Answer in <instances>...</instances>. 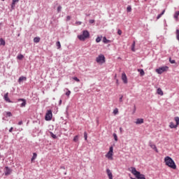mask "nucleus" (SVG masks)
<instances>
[{"label": "nucleus", "instance_id": "1", "mask_svg": "<svg viewBox=\"0 0 179 179\" xmlns=\"http://www.w3.org/2000/svg\"><path fill=\"white\" fill-rule=\"evenodd\" d=\"M164 163L166 166H168V167H170V169H173V170H176V169H177V165H176V162H174L173 158L170 157H166L164 158Z\"/></svg>", "mask_w": 179, "mask_h": 179}, {"label": "nucleus", "instance_id": "2", "mask_svg": "<svg viewBox=\"0 0 179 179\" xmlns=\"http://www.w3.org/2000/svg\"><path fill=\"white\" fill-rule=\"evenodd\" d=\"M90 37V33L89 31L84 30L83 31V34L78 36V38L80 40V41H85L86 38H89Z\"/></svg>", "mask_w": 179, "mask_h": 179}, {"label": "nucleus", "instance_id": "3", "mask_svg": "<svg viewBox=\"0 0 179 179\" xmlns=\"http://www.w3.org/2000/svg\"><path fill=\"white\" fill-rule=\"evenodd\" d=\"M131 173L137 179H146V178H145V175L141 174V172L136 171V168L131 167Z\"/></svg>", "mask_w": 179, "mask_h": 179}, {"label": "nucleus", "instance_id": "4", "mask_svg": "<svg viewBox=\"0 0 179 179\" xmlns=\"http://www.w3.org/2000/svg\"><path fill=\"white\" fill-rule=\"evenodd\" d=\"M167 69H169V66H162V67L157 69L156 72L159 75H162V73H163V72H166V71H167Z\"/></svg>", "mask_w": 179, "mask_h": 179}, {"label": "nucleus", "instance_id": "5", "mask_svg": "<svg viewBox=\"0 0 179 179\" xmlns=\"http://www.w3.org/2000/svg\"><path fill=\"white\" fill-rule=\"evenodd\" d=\"M96 61L98 64H104L106 62V57L103 55H100L96 57Z\"/></svg>", "mask_w": 179, "mask_h": 179}, {"label": "nucleus", "instance_id": "6", "mask_svg": "<svg viewBox=\"0 0 179 179\" xmlns=\"http://www.w3.org/2000/svg\"><path fill=\"white\" fill-rule=\"evenodd\" d=\"M114 149L113 148V146L110 147L109 151L106 155V157L109 160H113V153Z\"/></svg>", "mask_w": 179, "mask_h": 179}, {"label": "nucleus", "instance_id": "7", "mask_svg": "<svg viewBox=\"0 0 179 179\" xmlns=\"http://www.w3.org/2000/svg\"><path fill=\"white\" fill-rule=\"evenodd\" d=\"M45 120L46 121H51V120H52V110H48L45 117Z\"/></svg>", "mask_w": 179, "mask_h": 179}, {"label": "nucleus", "instance_id": "8", "mask_svg": "<svg viewBox=\"0 0 179 179\" xmlns=\"http://www.w3.org/2000/svg\"><path fill=\"white\" fill-rule=\"evenodd\" d=\"M12 173V169H10V168L6 166L4 168V174L5 176H10Z\"/></svg>", "mask_w": 179, "mask_h": 179}, {"label": "nucleus", "instance_id": "9", "mask_svg": "<svg viewBox=\"0 0 179 179\" xmlns=\"http://www.w3.org/2000/svg\"><path fill=\"white\" fill-rule=\"evenodd\" d=\"M149 146H150V148H151L152 149H153L157 153L159 152V150H157V147H156V145L153 144V143H152V141H150V142H149Z\"/></svg>", "mask_w": 179, "mask_h": 179}, {"label": "nucleus", "instance_id": "10", "mask_svg": "<svg viewBox=\"0 0 179 179\" xmlns=\"http://www.w3.org/2000/svg\"><path fill=\"white\" fill-rule=\"evenodd\" d=\"M122 80L124 83H128V78H127V74H125V73H122Z\"/></svg>", "mask_w": 179, "mask_h": 179}, {"label": "nucleus", "instance_id": "11", "mask_svg": "<svg viewBox=\"0 0 179 179\" xmlns=\"http://www.w3.org/2000/svg\"><path fill=\"white\" fill-rule=\"evenodd\" d=\"M8 94L9 93H6L3 96V99L5 100V101H6L7 103H12V101H10V99L8 97Z\"/></svg>", "mask_w": 179, "mask_h": 179}, {"label": "nucleus", "instance_id": "12", "mask_svg": "<svg viewBox=\"0 0 179 179\" xmlns=\"http://www.w3.org/2000/svg\"><path fill=\"white\" fill-rule=\"evenodd\" d=\"M18 101H22V103L20 104V107H26V99H19Z\"/></svg>", "mask_w": 179, "mask_h": 179}, {"label": "nucleus", "instance_id": "13", "mask_svg": "<svg viewBox=\"0 0 179 179\" xmlns=\"http://www.w3.org/2000/svg\"><path fill=\"white\" fill-rule=\"evenodd\" d=\"M106 173L108 176V178L113 179V173H111V171L109 169H106Z\"/></svg>", "mask_w": 179, "mask_h": 179}, {"label": "nucleus", "instance_id": "14", "mask_svg": "<svg viewBox=\"0 0 179 179\" xmlns=\"http://www.w3.org/2000/svg\"><path fill=\"white\" fill-rule=\"evenodd\" d=\"M136 124L137 125H139V124H143V119H142V118H138V119L136 120Z\"/></svg>", "mask_w": 179, "mask_h": 179}, {"label": "nucleus", "instance_id": "15", "mask_svg": "<svg viewBox=\"0 0 179 179\" xmlns=\"http://www.w3.org/2000/svg\"><path fill=\"white\" fill-rule=\"evenodd\" d=\"M179 11H176L173 15V17L176 21H178Z\"/></svg>", "mask_w": 179, "mask_h": 179}, {"label": "nucleus", "instance_id": "16", "mask_svg": "<svg viewBox=\"0 0 179 179\" xmlns=\"http://www.w3.org/2000/svg\"><path fill=\"white\" fill-rule=\"evenodd\" d=\"M103 43H104L105 44H108V43H111V41L107 39V38L104 36L103 38Z\"/></svg>", "mask_w": 179, "mask_h": 179}, {"label": "nucleus", "instance_id": "17", "mask_svg": "<svg viewBox=\"0 0 179 179\" xmlns=\"http://www.w3.org/2000/svg\"><path fill=\"white\" fill-rule=\"evenodd\" d=\"M17 2H19V0H13L12 4H11L12 9H15V5H16Z\"/></svg>", "mask_w": 179, "mask_h": 179}, {"label": "nucleus", "instance_id": "18", "mask_svg": "<svg viewBox=\"0 0 179 179\" xmlns=\"http://www.w3.org/2000/svg\"><path fill=\"white\" fill-rule=\"evenodd\" d=\"M157 94H159V96H163V94H164L163 90H162V88H158L157 90Z\"/></svg>", "mask_w": 179, "mask_h": 179}, {"label": "nucleus", "instance_id": "19", "mask_svg": "<svg viewBox=\"0 0 179 179\" xmlns=\"http://www.w3.org/2000/svg\"><path fill=\"white\" fill-rule=\"evenodd\" d=\"M177 124H174V123L173 122H170L169 124V127L171 128V129H174V128H177Z\"/></svg>", "mask_w": 179, "mask_h": 179}, {"label": "nucleus", "instance_id": "20", "mask_svg": "<svg viewBox=\"0 0 179 179\" xmlns=\"http://www.w3.org/2000/svg\"><path fill=\"white\" fill-rule=\"evenodd\" d=\"M37 159V153L34 152L33 153V157H31V162H33L34 160H36Z\"/></svg>", "mask_w": 179, "mask_h": 179}, {"label": "nucleus", "instance_id": "21", "mask_svg": "<svg viewBox=\"0 0 179 179\" xmlns=\"http://www.w3.org/2000/svg\"><path fill=\"white\" fill-rule=\"evenodd\" d=\"M138 72L140 73L141 76H143L145 75V71H143V69H138Z\"/></svg>", "mask_w": 179, "mask_h": 179}, {"label": "nucleus", "instance_id": "22", "mask_svg": "<svg viewBox=\"0 0 179 179\" xmlns=\"http://www.w3.org/2000/svg\"><path fill=\"white\" fill-rule=\"evenodd\" d=\"M34 43H40V37L37 36L34 38Z\"/></svg>", "mask_w": 179, "mask_h": 179}, {"label": "nucleus", "instance_id": "23", "mask_svg": "<svg viewBox=\"0 0 179 179\" xmlns=\"http://www.w3.org/2000/svg\"><path fill=\"white\" fill-rule=\"evenodd\" d=\"M0 44L1 45H5L6 44L5 40H3L2 38H0Z\"/></svg>", "mask_w": 179, "mask_h": 179}, {"label": "nucleus", "instance_id": "24", "mask_svg": "<svg viewBox=\"0 0 179 179\" xmlns=\"http://www.w3.org/2000/svg\"><path fill=\"white\" fill-rule=\"evenodd\" d=\"M135 45H136V43L135 41H134L131 45V51H133L134 52H135Z\"/></svg>", "mask_w": 179, "mask_h": 179}, {"label": "nucleus", "instance_id": "25", "mask_svg": "<svg viewBox=\"0 0 179 179\" xmlns=\"http://www.w3.org/2000/svg\"><path fill=\"white\" fill-rule=\"evenodd\" d=\"M50 136H52L53 139H57V135L54 134L52 131H50Z\"/></svg>", "mask_w": 179, "mask_h": 179}, {"label": "nucleus", "instance_id": "26", "mask_svg": "<svg viewBox=\"0 0 179 179\" xmlns=\"http://www.w3.org/2000/svg\"><path fill=\"white\" fill-rule=\"evenodd\" d=\"M113 138H114L115 142L118 141V136H117V134H115V133L113 134Z\"/></svg>", "mask_w": 179, "mask_h": 179}, {"label": "nucleus", "instance_id": "27", "mask_svg": "<svg viewBox=\"0 0 179 179\" xmlns=\"http://www.w3.org/2000/svg\"><path fill=\"white\" fill-rule=\"evenodd\" d=\"M24 79H26L25 77H23V76L20 77L18 79L19 83H20V82H22V80H24Z\"/></svg>", "mask_w": 179, "mask_h": 179}, {"label": "nucleus", "instance_id": "28", "mask_svg": "<svg viewBox=\"0 0 179 179\" xmlns=\"http://www.w3.org/2000/svg\"><path fill=\"white\" fill-rule=\"evenodd\" d=\"M132 10V7H131V6H128L127 8V12L129 13L131 12Z\"/></svg>", "mask_w": 179, "mask_h": 179}, {"label": "nucleus", "instance_id": "29", "mask_svg": "<svg viewBox=\"0 0 179 179\" xmlns=\"http://www.w3.org/2000/svg\"><path fill=\"white\" fill-rule=\"evenodd\" d=\"M56 45L57 47V50H59V48H61V43L59 41H57L56 43Z\"/></svg>", "mask_w": 179, "mask_h": 179}, {"label": "nucleus", "instance_id": "30", "mask_svg": "<svg viewBox=\"0 0 179 179\" xmlns=\"http://www.w3.org/2000/svg\"><path fill=\"white\" fill-rule=\"evenodd\" d=\"M175 121L176 122L177 127H178V125H179V117H175Z\"/></svg>", "mask_w": 179, "mask_h": 179}, {"label": "nucleus", "instance_id": "31", "mask_svg": "<svg viewBox=\"0 0 179 179\" xmlns=\"http://www.w3.org/2000/svg\"><path fill=\"white\" fill-rule=\"evenodd\" d=\"M73 80L78 83L80 82V80L78 77H73Z\"/></svg>", "mask_w": 179, "mask_h": 179}, {"label": "nucleus", "instance_id": "32", "mask_svg": "<svg viewBox=\"0 0 179 179\" xmlns=\"http://www.w3.org/2000/svg\"><path fill=\"white\" fill-rule=\"evenodd\" d=\"M61 10H62V6H59L57 7V12H58V13H59V12H61Z\"/></svg>", "mask_w": 179, "mask_h": 179}, {"label": "nucleus", "instance_id": "33", "mask_svg": "<svg viewBox=\"0 0 179 179\" xmlns=\"http://www.w3.org/2000/svg\"><path fill=\"white\" fill-rule=\"evenodd\" d=\"M6 115L7 117H12V113H10V112H6Z\"/></svg>", "mask_w": 179, "mask_h": 179}, {"label": "nucleus", "instance_id": "34", "mask_svg": "<svg viewBox=\"0 0 179 179\" xmlns=\"http://www.w3.org/2000/svg\"><path fill=\"white\" fill-rule=\"evenodd\" d=\"M100 41H101V38L98 36L96 38V43H100Z\"/></svg>", "mask_w": 179, "mask_h": 179}, {"label": "nucleus", "instance_id": "35", "mask_svg": "<svg viewBox=\"0 0 179 179\" xmlns=\"http://www.w3.org/2000/svg\"><path fill=\"white\" fill-rule=\"evenodd\" d=\"M23 55H17V59H23Z\"/></svg>", "mask_w": 179, "mask_h": 179}, {"label": "nucleus", "instance_id": "36", "mask_svg": "<svg viewBox=\"0 0 179 179\" xmlns=\"http://www.w3.org/2000/svg\"><path fill=\"white\" fill-rule=\"evenodd\" d=\"M169 62L171 64H176V60H173V59H171V57H169Z\"/></svg>", "mask_w": 179, "mask_h": 179}, {"label": "nucleus", "instance_id": "37", "mask_svg": "<svg viewBox=\"0 0 179 179\" xmlns=\"http://www.w3.org/2000/svg\"><path fill=\"white\" fill-rule=\"evenodd\" d=\"M84 138L85 141H87V133L86 131L84 132Z\"/></svg>", "mask_w": 179, "mask_h": 179}, {"label": "nucleus", "instance_id": "38", "mask_svg": "<svg viewBox=\"0 0 179 179\" xmlns=\"http://www.w3.org/2000/svg\"><path fill=\"white\" fill-rule=\"evenodd\" d=\"M78 139H79V137H78V136H76L74 137V138H73V141H74V142H78Z\"/></svg>", "mask_w": 179, "mask_h": 179}, {"label": "nucleus", "instance_id": "39", "mask_svg": "<svg viewBox=\"0 0 179 179\" xmlns=\"http://www.w3.org/2000/svg\"><path fill=\"white\" fill-rule=\"evenodd\" d=\"M122 99H124V95H121L120 99H119V101L120 103H122Z\"/></svg>", "mask_w": 179, "mask_h": 179}, {"label": "nucleus", "instance_id": "40", "mask_svg": "<svg viewBox=\"0 0 179 179\" xmlns=\"http://www.w3.org/2000/svg\"><path fill=\"white\" fill-rule=\"evenodd\" d=\"M113 114H115V115H116V114H118V108H115V109L113 110Z\"/></svg>", "mask_w": 179, "mask_h": 179}, {"label": "nucleus", "instance_id": "41", "mask_svg": "<svg viewBox=\"0 0 179 179\" xmlns=\"http://www.w3.org/2000/svg\"><path fill=\"white\" fill-rule=\"evenodd\" d=\"M66 96L69 97V96H71V91L68 90V92H66Z\"/></svg>", "mask_w": 179, "mask_h": 179}, {"label": "nucleus", "instance_id": "42", "mask_svg": "<svg viewBox=\"0 0 179 179\" xmlns=\"http://www.w3.org/2000/svg\"><path fill=\"white\" fill-rule=\"evenodd\" d=\"M76 24H77V26H80V24H82V22L77 21V22H76Z\"/></svg>", "mask_w": 179, "mask_h": 179}, {"label": "nucleus", "instance_id": "43", "mask_svg": "<svg viewBox=\"0 0 179 179\" xmlns=\"http://www.w3.org/2000/svg\"><path fill=\"white\" fill-rule=\"evenodd\" d=\"M117 34H119V36H121V34H122V31H121L120 29H119L117 31Z\"/></svg>", "mask_w": 179, "mask_h": 179}, {"label": "nucleus", "instance_id": "44", "mask_svg": "<svg viewBox=\"0 0 179 179\" xmlns=\"http://www.w3.org/2000/svg\"><path fill=\"white\" fill-rule=\"evenodd\" d=\"M162 15L161 14H159L157 16V20H159V19H160V17H162Z\"/></svg>", "mask_w": 179, "mask_h": 179}, {"label": "nucleus", "instance_id": "45", "mask_svg": "<svg viewBox=\"0 0 179 179\" xmlns=\"http://www.w3.org/2000/svg\"><path fill=\"white\" fill-rule=\"evenodd\" d=\"M69 20H71V16L68 15V16L66 17V21H67V22H69Z\"/></svg>", "mask_w": 179, "mask_h": 179}, {"label": "nucleus", "instance_id": "46", "mask_svg": "<svg viewBox=\"0 0 179 179\" xmlns=\"http://www.w3.org/2000/svg\"><path fill=\"white\" fill-rule=\"evenodd\" d=\"M90 23L93 24V23H94V20H90Z\"/></svg>", "mask_w": 179, "mask_h": 179}, {"label": "nucleus", "instance_id": "47", "mask_svg": "<svg viewBox=\"0 0 179 179\" xmlns=\"http://www.w3.org/2000/svg\"><path fill=\"white\" fill-rule=\"evenodd\" d=\"M120 134H122L124 132V129H122V127H120Z\"/></svg>", "mask_w": 179, "mask_h": 179}, {"label": "nucleus", "instance_id": "48", "mask_svg": "<svg viewBox=\"0 0 179 179\" xmlns=\"http://www.w3.org/2000/svg\"><path fill=\"white\" fill-rule=\"evenodd\" d=\"M166 12V10H164L161 13H160V15H162V16H163V15H164V13Z\"/></svg>", "mask_w": 179, "mask_h": 179}, {"label": "nucleus", "instance_id": "49", "mask_svg": "<svg viewBox=\"0 0 179 179\" xmlns=\"http://www.w3.org/2000/svg\"><path fill=\"white\" fill-rule=\"evenodd\" d=\"M62 104V99H60L59 101V105L61 106Z\"/></svg>", "mask_w": 179, "mask_h": 179}, {"label": "nucleus", "instance_id": "50", "mask_svg": "<svg viewBox=\"0 0 179 179\" xmlns=\"http://www.w3.org/2000/svg\"><path fill=\"white\" fill-rule=\"evenodd\" d=\"M23 124V122L22 121H20L19 122H18V125H22Z\"/></svg>", "mask_w": 179, "mask_h": 179}, {"label": "nucleus", "instance_id": "51", "mask_svg": "<svg viewBox=\"0 0 179 179\" xmlns=\"http://www.w3.org/2000/svg\"><path fill=\"white\" fill-rule=\"evenodd\" d=\"M13 131V127H10L9 129V132H12Z\"/></svg>", "mask_w": 179, "mask_h": 179}, {"label": "nucleus", "instance_id": "52", "mask_svg": "<svg viewBox=\"0 0 179 179\" xmlns=\"http://www.w3.org/2000/svg\"><path fill=\"white\" fill-rule=\"evenodd\" d=\"M62 169H65V167L63 166V167H62Z\"/></svg>", "mask_w": 179, "mask_h": 179}, {"label": "nucleus", "instance_id": "53", "mask_svg": "<svg viewBox=\"0 0 179 179\" xmlns=\"http://www.w3.org/2000/svg\"><path fill=\"white\" fill-rule=\"evenodd\" d=\"M134 109L136 110V106H134Z\"/></svg>", "mask_w": 179, "mask_h": 179}, {"label": "nucleus", "instance_id": "54", "mask_svg": "<svg viewBox=\"0 0 179 179\" xmlns=\"http://www.w3.org/2000/svg\"><path fill=\"white\" fill-rule=\"evenodd\" d=\"M2 1H5V0H2Z\"/></svg>", "mask_w": 179, "mask_h": 179}, {"label": "nucleus", "instance_id": "55", "mask_svg": "<svg viewBox=\"0 0 179 179\" xmlns=\"http://www.w3.org/2000/svg\"><path fill=\"white\" fill-rule=\"evenodd\" d=\"M145 1H148V0H145Z\"/></svg>", "mask_w": 179, "mask_h": 179}]
</instances>
